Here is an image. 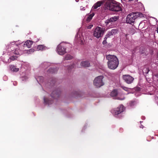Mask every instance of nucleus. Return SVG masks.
I'll list each match as a JSON object with an SVG mask.
<instances>
[{
    "label": "nucleus",
    "mask_w": 158,
    "mask_h": 158,
    "mask_svg": "<svg viewBox=\"0 0 158 158\" xmlns=\"http://www.w3.org/2000/svg\"><path fill=\"white\" fill-rule=\"evenodd\" d=\"M105 6L107 9L112 11H119L121 10L119 3L114 1L110 0L107 1Z\"/></svg>",
    "instance_id": "obj_1"
},
{
    "label": "nucleus",
    "mask_w": 158,
    "mask_h": 158,
    "mask_svg": "<svg viewBox=\"0 0 158 158\" xmlns=\"http://www.w3.org/2000/svg\"><path fill=\"white\" fill-rule=\"evenodd\" d=\"M143 15L142 13H131L128 15L126 18V21L127 23H132L134 22L135 20L138 18L143 17Z\"/></svg>",
    "instance_id": "obj_2"
},
{
    "label": "nucleus",
    "mask_w": 158,
    "mask_h": 158,
    "mask_svg": "<svg viewBox=\"0 0 158 158\" xmlns=\"http://www.w3.org/2000/svg\"><path fill=\"white\" fill-rule=\"evenodd\" d=\"M104 32V28L97 27L94 30L93 35L94 37L98 39L102 36Z\"/></svg>",
    "instance_id": "obj_3"
},
{
    "label": "nucleus",
    "mask_w": 158,
    "mask_h": 158,
    "mask_svg": "<svg viewBox=\"0 0 158 158\" xmlns=\"http://www.w3.org/2000/svg\"><path fill=\"white\" fill-rule=\"evenodd\" d=\"M103 77L102 76H100L96 77L93 81L94 85L96 87H100L104 84L102 81Z\"/></svg>",
    "instance_id": "obj_4"
},
{
    "label": "nucleus",
    "mask_w": 158,
    "mask_h": 158,
    "mask_svg": "<svg viewBox=\"0 0 158 158\" xmlns=\"http://www.w3.org/2000/svg\"><path fill=\"white\" fill-rule=\"evenodd\" d=\"M66 45L64 43H61L57 47V50L58 53L60 55H63L66 52Z\"/></svg>",
    "instance_id": "obj_5"
},
{
    "label": "nucleus",
    "mask_w": 158,
    "mask_h": 158,
    "mask_svg": "<svg viewBox=\"0 0 158 158\" xmlns=\"http://www.w3.org/2000/svg\"><path fill=\"white\" fill-rule=\"evenodd\" d=\"M125 110V107L122 105H121L117 108L111 110V113L114 115H118L123 112Z\"/></svg>",
    "instance_id": "obj_6"
},
{
    "label": "nucleus",
    "mask_w": 158,
    "mask_h": 158,
    "mask_svg": "<svg viewBox=\"0 0 158 158\" xmlns=\"http://www.w3.org/2000/svg\"><path fill=\"white\" fill-rule=\"evenodd\" d=\"M108 67L110 69H115L118 66L119 64L118 60L114 61L111 62H108Z\"/></svg>",
    "instance_id": "obj_7"
},
{
    "label": "nucleus",
    "mask_w": 158,
    "mask_h": 158,
    "mask_svg": "<svg viewBox=\"0 0 158 158\" xmlns=\"http://www.w3.org/2000/svg\"><path fill=\"white\" fill-rule=\"evenodd\" d=\"M123 78L125 82L128 84L131 83L134 80L133 77L129 75H123Z\"/></svg>",
    "instance_id": "obj_8"
},
{
    "label": "nucleus",
    "mask_w": 158,
    "mask_h": 158,
    "mask_svg": "<svg viewBox=\"0 0 158 158\" xmlns=\"http://www.w3.org/2000/svg\"><path fill=\"white\" fill-rule=\"evenodd\" d=\"M61 93L60 89H57L56 90L53 91L51 94V97L53 98H58Z\"/></svg>",
    "instance_id": "obj_9"
},
{
    "label": "nucleus",
    "mask_w": 158,
    "mask_h": 158,
    "mask_svg": "<svg viewBox=\"0 0 158 158\" xmlns=\"http://www.w3.org/2000/svg\"><path fill=\"white\" fill-rule=\"evenodd\" d=\"M118 19V16H114L112 17L107 19L105 22V23L106 25H108L110 23H112L116 21Z\"/></svg>",
    "instance_id": "obj_10"
},
{
    "label": "nucleus",
    "mask_w": 158,
    "mask_h": 158,
    "mask_svg": "<svg viewBox=\"0 0 158 158\" xmlns=\"http://www.w3.org/2000/svg\"><path fill=\"white\" fill-rule=\"evenodd\" d=\"M106 58L108 60V62H112L114 61H117L118 59L117 57L114 55H108L106 56Z\"/></svg>",
    "instance_id": "obj_11"
},
{
    "label": "nucleus",
    "mask_w": 158,
    "mask_h": 158,
    "mask_svg": "<svg viewBox=\"0 0 158 158\" xmlns=\"http://www.w3.org/2000/svg\"><path fill=\"white\" fill-rule=\"evenodd\" d=\"M104 2V1H98L95 3L92 7V9H96L98 7H100L102 4H103Z\"/></svg>",
    "instance_id": "obj_12"
},
{
    "label": "nucleus",
    "mask_w": 158,
    "mask_h": 158,
    "mask_svg": "<svg viewBox=\"0 0 158 158\" xmlns=\"http://www.w3.org/2000/svg\"><path fill=\"white\" fill-rule=\"evenodd\" d=\"M81 65L84 67H88L90 66V64L89 61L87 60L82 61L80 64Z\"/></svg>",
    "instance_id": "obj_13"
},
{
    "label": "nucleus",
    "mask_w": 158,
    "mask_h": 158,
    "mask_svg": "<svg viewBox=\"0 0 158 158\" xmlns=\"http://www.w3.org/2000/svg\"><path fill=\"white\" fill-rule=\"evenodd\" d=\"M17 42H15L14 41L11 42L10 44L8 45V48H10L12 47L15 48L16 47L18 46V44L17 43Z\"/></svg>",
    "instance_id": "obj_14"
},
{
    "label": "nucleus",
    "mask_w": 158,
    "mask_h": 158,
    "mask_svg": "<svg viewBox=\"0 0 158 158\" xmlns=\"http://www.w3.org/2000/svg\"><path fill=\"white\" fill-rule=\"evenodd\" d=\"M33 44V42L30 40H28L25 42L24 45H25L27 48H30Z\"/></svg>",
    "instance_id": "obj_15"
},
{
    "label": "nucleus",
    "mask_w": 158,
    "mask_h": 158,
    "mask_svg": "<svg viewBox=\"0 0 158 158\" xmlns=\"http://www.w3.org/2000/svg\"><path fill=\"white\" fill-rule=\"evenodd\" d=\"M118 94L117 91L116 89H114L110 94V95L112 97H115Z\"/></svg>",
    "instance_id": "obj_16"
},
{
    "label": "nucleus",
    "mask_w": 158,
    "mask_h": 158,
    "mask_svg": "<svg viewBox=\"0 0 158 158\" xmlns=\"http://www.w3.org/2000/svg\"><path fill=\"white\" fill-rule=\"evenodd\" d=\"M44 103L46 104H48L49 105L52 103V101L49 100L47 98H44Z\"/></svg>",
    "instance_id": "obj_17"
},
{
    "label": "nucleus",
    "mask_w": 158,
    "mask_h": 158,
    "mask_svg": "<svg viewBox=\"0 0 158 158\" xmlns=\"http://www.w3.org/2000/svg\"><path fill=\"white\" fill-rule=\"evenodd\" d=\"M73 57L69 55H66L64 58V60H71L73 59Z\"/></svg>",
    "instance_id": "obj_18"
},
{
    "label": "nucleus",
    "mask_w": 158,
    "mask_h": 158,
    "mask_svg": "<svg viewBox=\"0 0 158 158\" xmlns=\"http://www.w3.org/2000/svg\"><path fill=\"white\" fill-rule=\"evenodd\" d=\"M44 45H38L37 48V49L38 50H43L44 49Z\"/></svg>",
    "instance_id": "obj_19"
},
{
    "label": "nucleus",
    "mask_w": 158,
    "mask_h": 158,
    "mask_svg": "<svg viewBox=\"0 0 158 158\" xmlns=\"http://www.w3.org/2000/svg\"><path fill=\"white\" fill-rule=\"evenodd\" d=\"M94 15V14H92L89 15L87 19V21L88 22H89L92 18L93 17Z\"/></svg>",
    "instance_id": "obj_20"
},
{
    "label": "nucleus",
    "mask_w": 158,
    "mask_h": 158,
    "mask_svg": "<svg viewBox=\"0 0 158 158\" xmlns=\"http://www.w3.org/2000/svg\"><path fill=\"white\" fill-rule=\"evenodd\" d=\"M18 58V57L16 56H11L10 58V59L12 61Z\"/></svg>",
    "instance_id": "obj_21"
},
{
    "label": "nucleus",
    "mask_w": 158,
    "mask_h": 158,
    "mask_svg": "<svg viewBox=\"0 0 158 158\" xmlns=\"http://www.w3.org/2000/svg\"><path fill=\"white\" fill-rule=\"evenodd\" d=\"M150 70H143V74L145 76H146L147 74L148 73Z\"/></svg>",
    "instance_id": "obj_22"
},
{
    "label": "nucleus",
    "mask_w": 158,
    "mask_h": 158,
    "mask_svg": "<svg viewBox=\"0 0 158 158\" xmlns=\"http://www.w3.org/2000/svg\"><path fill=\"white\" fill-rule=\"evenodd\" d=\"M35 50L33 49H31L27 51V53L28 54H30L32 53L33 52H34Z\"/></svg>",
    "instance_id": "obj_23"
},
{
    "label": "nucleus",
    "mask_w": 158,
    "mask_h": 158,
    "mask_svg": "<svg viewBox=\"0 0 158 158\" xmlns=\"http://www.w3.org/2000/svg\"><path fill=\"white\" fill-rule=\"evenodd\" d=\"M75 64L73 63H72L71 64H70L69 65L68 68L69 69H73L74 68Z\"/></svg>",
    "instance_id": "obj_24"
},
{
    "label": "nucleus",
    "mask_w": 158,
    "mask_h": 158,
    "mask_svg": "<svg viewBox=\"0 0 158 158\" xmlns=\"http://www.w3.org/2000/svg\"><path fill=\"white\" fill-rule=\"evenodd\" d=\"M117 32V30L116 29H112L111 31V33L112 34L116 33Z\"/></svg>",
    "instance_id": "obj_25"
},
{
    "label": "nucleus",
    "mask_w": 158,
    "mask_h": 158,
    "mask_svg": "<svg viewBox=\"0 0 158 158\" xmlns=\"http://www.w3.org/2000/svg\"><path fill=\"white\" fill-rule=\"evenodd\" d=\"M10 68L11 69H16L14 65H11L10 66Z\"/></svg>",
    "instance_id": "obj_26"
},
{
    "label": "nucleus",
    "mask_w": 158,
    "mask_h": 158,
    "mask_svg": "<svg viewBox=\"0 0 158 158\" xmlns=\"http://www.w3.org/2000/svg\"><path fill=\"white\" fill-rule=\"evenodd\" d=\"M122 87L123 89L125 91H127L128 90V88L124 86H123Z\"/></svg>",
    "instance_id": "obj_27"
},
{
    "label": "nucleus",
    "mask_w": 158,
    "mask_h": 158,
    "mask_svg": "<svg viewBox=\"0 0 158 158\" xmlns=\"http://www.w3.org/2000/svg\"><path fill=\"white\" fill-rule=\"evenodd\" d=\"M93 27V25L92 24H91L88 26L87 28L88 29H91Z\"/></svg>",
    "instance_id": "obj_28"
},
{
    "label": "nucleus",
    "mask_w": 158,
    "mask_h": 158,
    "mask_svg": "<svg viewBox=\"0 0 158 158\" xmlns=\"http://www.w3.org/2000/svg\"><path fill=\"white\" fill-rule=\"evenodd\" d=\"M154 76H155L156 78V80L157 81H158V73L154 75Z\"/></svg>",
    "instance_id": "obj_29"
},
{
    "label": "nucleus",
    "mask_w": 158,
    "mask_h": 158,
    "mask_svg": "<svg viewBox=\"0 0 158 158\" xmlns=\"http://www.w3.org/2000/svg\"><path fill=\"white\" fill-rule=\"evenodd\" d=\"M11 72H17L19 70H11Z\"/></svg>",
    "instance_id": "obj_30"
},
{
    "label": "nucleus",
    "mask_w": 158,
    "mask_h": 158,
    "mask_svg": "<svg viewBox=\"0 0 158 158\" xmlns=\"http://www.w3.org/2000/svg\"><path fill=\"white\" fill-rule=\"evenodd\" d=\"M81 10H85V7H82V6L81 7Z\"/></svg>",
    "instance_id": "obj_31"
},
{
    "label": "nucleus",
    "mask_w": 158,
    "mask_h": 158,
    "mask_svg": "<svg viewBox=\"0 0 158 158\" xmlns=\"http://www.w3.org/2000/svg\"><path fill=\"white\" fill-rule=\"evenodd\" d=\"M14 53H15V54L17 55L19 54V52H16V51H15L14 52Z\"/></svg>",
    "instance_id": "obj_32"
},
{
    "label": "nucleus",
    "mask_w": 158,
    "mask_h": 158,
    "mask_svg": "<svg viewBox=\"0 0 158 158\" xmlns=\"http://www.w3.org/2000/svg\"><path fill=\"white\" fill-rule=\"evenodd\" d=\"M121 0L122 1V0ZM124 0L125 1H128V2H130L131 1H132V0Z\"/></svg>",
    "instance_id": "obj_33"
},
{
    "label": "nucleus",
    "mask_w": 158,
    "mask_h": 158,
    "mask_svg": "<svg viewBox=\"0 0 158 158\" xmlns=\"http://www.w3.org/2000/svg\"><path fill=\"white\" fill-rule=\"evenodd\" d=\"M156 31H157V32L158 33V27L157 28Z\"/></svg>",
    "instance_id": "obj_34"
},
{
    "label": "nucleus",
    "mask_w": 158,
    "mask_h": 158,
    "mask_svg": "<svg viewBox=\"0 0 158 158\" xmlns=\"http://www.w3.org/2000/svg\"><path fill=\"white\" fill-rule=\"evenodd\" d=\"M157 58H158V52L157 53Z\"/></svg>",
    "instance_id": "obj_35"
},
{
    "label": "nucleus",
    "mask_w": 158,
    "mask_h": 158,
    "mask_svg": "<svg viewBox=\"0 0 158 158\" xmlns=\"http://www.w3.org/2000/svg\"><path fill=\"white\" fill-rule=\"evenodd\" d=\"M143 127V126H141V127H142V128H143V127Z\"/></svg>",
    "instance_id": "obj_36"
},
{
    "label": "nucleus",
    "mask_w": 158,
    "mask_h": 158,
    "mask_svg": "<svg viewBox=\"0 0 158 158\" xmlns=\"http://www.w3.org/2000/svg\"><path fill=\"white\" fill-rule=\"evenodd\" d=\"M143 127V126H141V127H142V128H143V127Z\"/></svg>",
    "instance_id": "obj_37"
},
{
    "label": "nucleus",
    "mask_w": 158,
    "mask_h": 158,
    "mask_svg": "<svg viewBox=\"0 0 158 158\" xmlns=\"http://www.w3.org/2000/svg\"><path fill=\"white\" fill-rule=\"evenodd\" d=\"M143 127V126H141V127H142V128H143V127Z\"/></svg>",
    "instance_id": "obj_38"
},
{
    "label": "nucleus",
    "mask_w": 158,
    "mask_h": 158,
    "mask_svg": "<svg viewBox=\"0 0 158 158\" xmlns=\"http://www.w3.org/2000/svg\"><path fill=\"white\" fill-rule=\"evenodd\" d=\"M104 41H103V44H104Z\"/></svg>",
    "instance_id": "obj_39"
}]
</instances>
